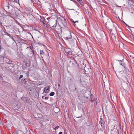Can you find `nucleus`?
I'll return each instance as SVG.
<instances>
[{"mask_svg":"<svg viewBox=\"0 0 134 134\" xmlns=\"http://www.w3.org/2000/svg\"><path fill=\"white\" fill-rule=\"evenodd\" d=\"M82 102H84V103H85V101H84H84H82Z\"/></svg>","mask_w":134,"mask_h":134,"instance_id":"nucleus-44","label":"nucleus"},{"mask_svg":"<svg viewBox=\"0 0 134 134\" xmlns=\"http://www.w3.org/2000/svg\"><path fill=\"white\" fill-rule=\"evenodd\" d=\"M59 127V126H57L54 129L55 130H57L58 129Z\"/></svg>","mask_w":134,"mask_h":134,"instance_id":"nucleus-23","label":"nucleus"},{"mask_svg":"<svg viewBox=\"0 0 134 134\" xmlns=\"http://www.w3.org/2000/svg\"><path fill=\"white\" fill-rule=\"evenodd\" d=\"M60 84L59 83H58V87H60Z\"/></svg>","mask_w":134,"mask_h":134,"instance_id":"nucleus-34","label":"nucleus"},{"mask_svg":"<svg viewBox=\"0 0 134 134\" xmlns=\"http://www.w3.org/2000/svg\"><path fill=\"white\" fill-rule=\"evenodd\" d=\"M40 54H42V53H44V52L42 51H41V50L40 51Z\"/></svg>","mask_w":134,"mask_h":134,"instance_id":"nucleus-28","label":"nucleus"},{"mask_svg":"<svg viewBox=\"0 0 134 134\" xmlns=\"http://www.w3.org/2000/svg\"><path fill=\"white\" fill-rule=\"evenodd\" d=\"M64 20L65 21V19ZM63 25L65 27H67V23L65 21L63 23Z\"/></svg>","mask_w":134,"mask_h":134,"instance_id":"nucleus-12","label":"nucleus"},{"mask_svg":"<svg viewBox=\"0 0 134 134\" xmlns=\"http://www.w3.org/2000/svg\"><path fill=\"white\" fill-rule=\"evenodd\" d=\"M6 34L8 36H9V37H11L10 36V34L8 33L7 32H6Z\"/></svg>","mask_w":134,"mask_h":134,"instance_id":"nucleus-24","label":"nucleus"},{"mask_svg":"<svg viewBox=\"0 0 134 134\" xmlns=\"http://www.w3.org/2000/svg\"><path fill=\"white\" fill-rule=\"evenodd\" d=\"M118 134H119V132H118Z\"/></svg>","mask_w":134,"mask_h":134,"instance_id":"nucleus-47","label":"nucleus"},{"mask_svg":"<svg viewBox=\"0 0 134 134\" xmlns=\"http://www.w3.org/2000/svg\"><path fill=\"white\" fill-rule=\"evenodd\" d=\"M29 48V47H27V48H26V49H27L28 48Z\"/></svg>","mask_w":134,"mask_h":134,"instance_id":"nucleus-46","label":"nucleus"},{"mask_svg":"<svg viewBox=\"0 0 134 134\" xmlns=\"http://www.w3.org/2000/svg\"><path fill=\"white\" fill-rule=\"evenodd\" d=\"M54 92H51V93L49 94V95L51 96H53L54 95Z\"/></svg>","mask_w":134,"mask_h":134,"instance_id":"nucleus-19","label":"nucleus"},{"mask_svg":"<svg viewBox=\"0 0 134 134\" xmlns=\"http://www.w3.org/2000/svg\"><path fill=\"white\" fill-rule=\"evenodd\" d=\"M78 2L80 1V0H76Z\"/></svg>","mask_w":134,"mask_h":134,"instance_id":"nucleus-40","label":"nucleus"},{"mask_svg":"<svg viewBox=\"0 0 134 134\" xmlns=\"http://www.w3.org/2000/svg\"><path fill=\"white\" fill-rule=\"evenodd\" d=\"M99 122L100 124L101 125V126L102 127H104V124H102L104 122V121L103 120H100Z\"/></svg>","mask_w":134,"mask_h":134,"instance_id":"nucleus-7","label":"nucleus"},{"mask_svg":"<svg viewBox=\"0 0 134 134\" xmlns=\"http://www.w3.org/2000/svg\"><path fill=\"white\" fill-rule=\"evenodd\" d=\"M38 44L39 45H41V43H38Z\"/></svg>","mask_w":134,"mask_h":134,"instance_id":"nucleus-36","label":"nucleus"},{"mask_svg":"<svg viewBox=\"0 0 134 134\" xmlns=\"http://www.w3.org/2000/svg\"><path fill=\"white\" fill-rule=\"evenodd\" d=\"M77 65L78 66H79V64H78V63H77Z\"/></svg>","mask_w":134,"mask_h":134,"instance_id":"nucleus-42","label":"nucleus"},{"mask_svg":"<svg viewBox=\"0 0 134 134\" xmlns=\"http://www.w3.org/2000/svg\"><path fill=\"white\" fill-rule=\"evenodd\" d=\"M8 8L9 13L12 15H13L14 14V10L13 9V7L12 5H8Z\"/></svg>","mask_w":134,"mask_h":134,"instance_id":"nucleus-4","label":"nucleus"},{"mask_svg":"<svg viewBox=\"0 0 134 134\" xmlns=\"http://www.w3.org/2000/svg\"><path fill=\"white\" fill-rule=\"evenodd\" d=\"M42 98L43 99H48V97H45L44 96H43L42 97Z\"/></svg>","mask_w":134,"mask_h":134,"instance_id":"nucleus-18","label":"nucleus"},{"mask_svg":"<svg viewBox=\"0 0 134 134\" xmlns=\"http://www.w3.org/2000/svg\"><path fill=\"white\" fill-rule=\"evenodd\" d=\"M86 98L87 99H88V97H86Z\"/></svg>","mask_w":134,"mask_h":134,"instance_id":"nucleus-45","label":"nucleus"},{"mask_svg":"<svg viewBox=\"0 0 134 134\" xmlns=\"http://www.w3.org/2000/svg\"><path fill=\"white\" fill-rule=\"evenodd\" d=\"M69 63H71V60H70L69 62Z\"/></svg>","mask_w":134,"mask_h":134,"instance_id":"nucleus-38","label":"nucleus"},{"mask_svg":"<svg viewBox=\"0 0 134 134\" xmlns=\"http://www.w3.org/2000/svg\"><path fill=\"white\" fill-rule=\"evenodd\" d=\"M74 89L72 90V92H76L77 91V90H76V87H74Z\"/></svg>","mask_w":134,"mask_h":134,"instance_id":"nucleus-16","label":"nucleus"},{"mask_svg":"<svg viewBox=\"0 0 134 134\" xmlns=\"http://www.w3.org/2000/svg\"><path fill=\"white\" fill-rule=\"evenodd\" d=\"M63 133L61 132H60L58 134H62Z\"/></svg>","mask_w":134,"mask_h":134,"instance_id":"nucleus-31","label":"nucleus"},{"mask_svg":"<svg viewBox=\"0 0 134 134\" xmlns=\"http://www.w3.org/2000/svg\"><path fill=\"white\" fill-rule=\"evenodd\" d=\"M123 76L122 77L123 79H124V82H126V81H127V78H129L131 76L130 72L129 70L127 69H125L124 71Z\"/></svg>","mask_w":134,"mask_h":134,"instance_id":"nucleus-2","label":"nucleus"},{"mask_svg":"<svg viewBox=\"0 0 134 134\" xmlns=\"http://www.w3.org/2000/svg\"><path fill=\"white\" fill-rule=\"evenodd\" d=\"M79 2L80 4L82 5L83 6V5L84 4V3L83 2H82V1H81V0H80V1H79Z\"/></svg>","mask_w":134,"mask_h":134,"instance_id":"nucleus-17","label":"nucleus"},{"mask_svg":"<svg viewBox=\"0 0 134 134\" xmlns=\"http://www.w3.org/2000/svg\"><path fill=\"white\" fill-rule=\"evenodd\" d=\"M71 63H72V62H71Z\"/></svg>","mask_w":134,"mask_h":134,"instance_id":"nucleus-49","label":"nucleus"},{"mask_svg":"<svg viewBox=\"0 0 134 134\" xmlns=\"http://www.w3.org/2000/svg\"><path fill=\"white\" fill-rule=\"evenodd\" d=\"M78 23V21H75V22H74V23Z\"/></svg>","mask_w":134,"mask_h":134,"instance_id":"nucleus-32","label":"nucleus"},{"mask_svg":"<svg viewBox=\"0 0 134 134\" xmlns=\"http://www.w3.org/2000/svg\"><path fill=\"white\" fill-rule=\"evenodd\" d=\"M21 82H22L24 84L26 82V81L24 79H22L21 80Z\"/></svg>","mask_w":134,"mask_h":134,"instance_id":"nucleus-14","label":"nucleus"},{"mask_svg":"<svg viewBox=\"0 0 134 134\" xmlns=\"http://www.w3.org/2000/svg\"><path fill=\"white\" fill-rule=\"evenodd\" d=\"M107 18L109 19H107L108 21H106V20L105 19L104 20V22H105L106 27L109 30H110L111 31L112 29L114 27V24L110 19L108 18Z\"/></svg>","mask_w":134,"mask_h":134,"instance_id":"nucleus-1","label":"nucleus"},{"mask_svg":"<svg viewBox=\"0 0 134 134\" xmlns=\"http://www.w3.org/2000/svg\"><path fill=\"white\" fill-rule=\"evenodd\" d=\"M23 77V75H21L20 76V77H19V79H20L21 78H22Z\"/></svg>","mask_w":134,"mask_h":134,"instance_id":"nucleus-27","label":"nucleus"},{"mask_svg":"<svg viewBox=\"0 0 134 134\" xmlns=\"http://www.w3.org/2000/svg\"><path fill=\"white\" fill-rule=\"evenodd\" d=\"M64 50L67 55H72V52L71 50L66 49H65Z\"/></svg>","mask_w":134,"mask_h":134,"instance_id":"nucleus-5","label":"nucleus"},{"mask_svg":"<svg viewBox=\"0 0 134 134\" xmlns=\"http://www.w3.org/2000/svg\"><path fill=\"white\" fill-rule=\"evenodd\" d=\"M114 130V129H113V130H111V132H113V131Z\"/></svg>","mask_w":134,"mask_h":134,"instance_id":"nucleus-37","label":"nucleus"},{"mask_svg":"<svg viewBox=\"0 0 134 134\" xmlns=\"http://www.w3.org/2000/svg\"><path fill=\"white\" fill-rule=\"evenodd\" d=\"M53 1H54V0H53Z\"/></svg>","mask_w":134,"mask_h":134,"instance_id":"nucleus-50","label":"nucleus"},{"mask_svg":"<svg viewBox=\"0 0 134 134\" xmlns=\"http://www.w3.org/2000/svg\"><path fill=\"white\" fill-rule=\"evenodd\" d=\"M79 80H80V83H81V84L82 85H84L85 84V82L83 81H82L81 80V79L80 77H79Z\"/></svg>","mask_w":134,"mask_h":134,"instance_id":"nucleus-11","label":"nucleus"},{"mask_svg":"<svg viewBox=\"0 0 134 134\" xmlns=\"http://www.w3.org/2000/svg\"><path fill=\"white\" fill-rule=\"evenodd\" d=\"M118 61H119V60H118ZM121 60H120V62H121Z\"/></svg>","mask_w":134,"mask_h":134,"instance_id":"nucleus-43","label":"nucleus"},{"mask_svg":"<svg viewBox=\"0 0 134 134\" xmlns=\"http://www.w3.org/2000/svg\"><path fill=\"white\" fill-rule=\"evenodd\" d=\"M49 91V87L47 86L46 87H45L44 89L43 92L45 93H48Z\"/></svg>","mask_w":134,"mask_h":134,"instance_id":"nucleus-6","label":"nucleus"},{"mask_svg":"<svg viewBox=\"0 0 134 134\" xmlns=\"http://www.w3.org/2000/svg\"><path fill=\"white\" fill-rule=\"evenodd\" d=\"M30 49L31 50V52L33 53V55H35V53H34V52L32 50V49H33V47L32 46V47L30 46Z\"/></svg>","mask_w":134,"mask_h":134,"instance_id":"nucleus-13","label":"nucleus"},{"mask_svg":"<svg viewBox=\"0 0 134 134\" xmlns=\"http://www.w3.org/2000/svg\"><path fill=\"white\" fill-rule=\"evenodd\" d=\"M94 101V103H96V105H97V98H95L93 100Z\"/></svg>","mask_w":134,"mask_h":134,"instance_id":"nucleus-15","label":"nucleus"},{"mask_svg":"<svg viewBox=\"0 0 134 134\" xmlns=\"http://www.w3.org/2000/svg\"><path fill=\"white\" fill-rule=\"evenodd\" d=\"M103 34H104V35H105V34H104V32H103Z\"/></svg>","mask_w":134,"mask_h":134,"instance_id":"nucleus-39","label":"nucleus"},{"mask_svg":"<svg viewBox=\"0 0 134 134\" xmlns=\"http://www.w3.org/2000/svg\"><path fill=\"white\" fill-rule=\"evenodd\" d=\"M74 23V24H73V25L75 27L76 25L75 24V23Z\"/></svg>","mask_w":134,"mask_h":134,"instance_id":"nucleus-33","label":"nucleus"},{"mask_svg":"<svg viewBox=\"0 0 134 134\" xmlns=\"http://www.w3.org/2000/svg\"><path fill=\"white\" fill-rule=\"evenodd\" d=\"M70 20L72 22H73V23H74V22H75V21H74L72 19H71Z\"/></svg>","mask_w":134,"mask_h":134,"instance_id":"nucleus-29","label":"nucleus"},{"mask_svg":"<svg viewBox=\"0 0 134 134\" xmlns=\"http://www.w3.org/2000/svg\"><path fill=\"white\" fill-rule=\"evenodd\" d=\"M120 65H122V63H120Z\"/></svg>","mask_w":134,"mask_h":134,"instance_id":"nucleus-41","label":"nucleus"},{"mask_svg":"<svg viewBox=\"0 0 134 134\" xmlns=\"http://www.w3.org/2000/svg\"><path fill=\"white\" fill-rule=\"evenodd\" d=\"M93 97V94H91L90 96V99L89 100L91 102H92L93 101V100H92V98Z\"/></svg>","mask_w":134,"mask_h":134,"instance_id":"nucleus-10","label":"nucleus"},{"mask_svg":"<svg viewBox=\"0 0 134 134\" xmlns=\"http://www.w3.org/2000/svg\"><path fill=\"white\" fill-rule=\"evenodd\" d=\"M68 2L71 4H72L74 2L71 0H68Z\"/></svg>","mask_w":134,"mask_h":134,"instance_id":"nucleus-20","label":"nucleus"},{"mask_svg":"<svg viewBox=\"0 0 134 134\" xmlns=\"http://www.w3.org/2000/svg\"><path fill=\"white\" fill-rule=\"evenodd\" d=\"M100 120H103V119L102 118L101 116L100 118Z\"/></svg>","mask_w":134,"mask_h":134,"instance_id":"nucleus-30","label":"nucleus"},{"mask_svg":"<svg viewBox=\"0 0 134 134\" xmlns=\"http://www.w3.org/2000/svg\"><path fill=\"white\" fill-rule=\"evenodd\" d=\"M21 99L22 100H23L24 102H26V100H27V98L25 97H23L22 98H21Z\"/></svg>","mask_w":134,"mask_h":134,"instance_id":"nucleus-9","label":"nucleus"},{"mask_svg":"<svg viewBox=\"0 0 134 134\" xmlns=\"http://www.w3.org/2000/svg\"><path fill=\"white\" fill-rule=\"evenodd\" d=\"M19 0H14V1L13 2H16V3H17V2H19Z\"/></svg>","mask_w":134,"mask_h":134,"instance_id":"nucleus-26","label":"nucleus"},{"mask_svg":"<svg viewBox=\"0 0 134 134\" xmlns=\"http://www.w3.org/2000/svg\"><path fill=\"white\" fill-rule=\"evenodd\" d=\"M54 25L52 23L51 24L50 26H52L53 28H55L57 26V23L56 22H54Z\"/></svg>","mask_w":134,"mask_h":134,"instance_id":"nucleus-8","label":"nucleus"},{"mask_svg":"<svg viewBox=\"0 0 134 134\" xmlns=\"http://www.w3.org/2000/svg\"><path fill=\"white\" fill-rule=\"evenodd\" d=\"M64 37L66 40L71 39L72 38L71 32L69 30H68L66 32L64 35Z\"/></svg>","mask_w":134,"mask_h":134,"instance_id":"nucleus-3","label":"nucleus"},{"mask_svg":"<svg viewBox=\"0 0 134 134\" xmlns=\"http://www.w3.org/2000/svg\"><path fill=\"white\" fill-rule=\"evenodd\" d=\"M0 24L1 25H2V22L1 21H0Z\"/></svg>","mask_w":134,"mask_h":134,"instance_id":"nucleus-35","label":"nucleus"},{"mask_svg":"<svg viewBox=\"0 0 134 134\" xmlns=\"http://www.w3.org/2000/svg\"><path fill=\"white\" fill-rule=\"evenodd\" d=\"M8 60H9V61H10V60H9V59H8Z\"/></svg>","mask_w":134,"mask_h":134,"instance_id":"nucleus-48","label":"nucleus"},{"mask_svg":"<svg viewBox=\"0 0 134 134\" xmlns=\"http://www.w3.org/2000/svg\"><path fill=\"white\" fill-rule=\"evenodd\" d=\"M27 64H28L27 63H26V65L27 66H28V67L30 66V64L29 63L28 65Z\"/></svg>","mask_w":134,"mask_h":134,"instance_id":"nucleus-21","label":"nucleus"},{"mask_svg":"<svg viewBox=\"0 0 134 134\" xmlns=\"http://www.w3.org/2000/svg\"><path fill=\"white\" fill-rule=\"evenodd\" d=\"M72 60H73L76 64H77V63L76 60L74 58H73Z\"/></svg>","mask_w":134,"mask_h":134,"instance_id":"nucleus-22","label":"nucleus"},{"mask_svg":"<svg viewBox=\"0 0 134 134\" xmlns=\"http://www.w3.org/2000/svg\"><path fill=\"white\" fill-rule=\"evenodd\" d=\"M4 55H0V57H1L4 58Z\"/></svg>","mask_w":134,"mask_h":134,"instance_id":"nucleus-25","label":"nucleus"}]
</instances>
